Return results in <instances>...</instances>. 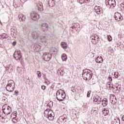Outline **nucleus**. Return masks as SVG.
Here are the masks:
<instances>
[{"label": "nucleus", "instance_id": "obj_10", "mask_svg": "<svg viewBox=\"0 0 124 124\" xmlns=\"http://www.w3.org/2000/svg\"><path fill=\"white\" fill-rule=\"evenodd\" d=\"M41 35H40V32L39 31H35L32 32V36L34 39H37L38 40Z\"/></svg>", "mask_w": 124, "mask_h": 124}, {"label": "nucleus", "instance_id": "obj_4", "mask_svg": "<svg viewBox=\"0 0 124 124\" xmlns=\"http://www.w3.org/2000/svg\"><path fill=\"white\" fill-rule=\"evenodd\" d=\"M105 3L106 6L109 9L111 8H114L116 6V0H106Z\"/></svg>", "mask_w": 124, "mask_h": 124}, {"label": "nucleus", "instance_id": "obj_12", "mask_svg": "<svg viewBox=\"0 0 124 124\" xmlns=\"http://www.w3.org/2000/svg\"><path fill=\"white\" fill-rule=\"evenodd\" d=\"M94 10L95 13H97V14H101L103 12V10H102V8L100 7V6H95L94 7Z\"/></svg>", "mask_w": 124, "mask_h": 124}, {"label": "nucleus", "instance_id": "obj_13", "mask_svg": "<svg viewBox=\"0 0 124 124\" xmlns=\"http://www.w3.org/2000/svg\"><path fill=\"white\" fill-rule=\"evenodd\" d=\"M102 99L99 96H95L93 97L94 102H96L97 104H100L101 103V100Z\"/></svg>", "mask_w": 124, "mask_h": 124}, {"label": "nucleus", "instance_id": "obj_55", "mask_svg": "<svg viewBox=\"0 0 124 124\" xmlns=\"http://www.w3.org/2000/svg\"><path fill=\"white\" fill-rule=\"evenodd\" d=\"M0 117H1V114L0 115Z\"/></svg>", "mask_w": 124, "mask_h": 124}, {"label": "nucleus", "instance_id": "obj_49", "mask_svg": "<svg viewBox=\"0 0 124 124\" xmlns=\"http://www.w3.org/2000/svg\"><path fill=\"white\" fill-rule=\"evenodd\" d=\"M94 84V83L90 82V85H93Z\"/></svg>", "mask_w": 124, "mask_h": 124}, {"label": "nucleus", "instance_id": "obj_19", "mask_svg": "<svg viewBox=\"0 0 124 124\" xmlns=\"http://www.w3.org/2000/svg\"><path fill=\"white\" fill-rule=\"evenodd\" d=\"M47 4L50 7H54L56 5L55 0H48L47 1Z\"/></svg>", "mask_w": 124, "mask_h": 124}, {"label": "nucleus", "instance_id": "obj_45", "mask_svg": "<svg viewBox=\"0 0 124 124\" xmlns=\"http://www.w3.org/2000/svg\"><path fill=\"white\" fill-rule=\"evenodd\" d=\"M86 3H89L91 1V0H84Z\"/></svg>", "mask_w": 124, "mask_h": 124}, {"label": "nucleus", "instance_id": "obj_51", "mask_svg": "<svg viewBox=\"0 0 124 124\" xmlns=\"http://www.w3.org/2000/svg\"><path fill=\"white\" fill-rule=\"evenodd\" d=\"M18 93V91H15V93L17 94V93Z\"/></svg>", "mask_w": 124, "mask_h": 124}, {"label": "nucleus", "instance_id": "obj_3", "mask_svg": "<svg viewBox=\"0 0 124 124\" xmlns=\"http://www.w3.org/2000/svg\"><path fill=\"white\" fill-rule=\"evenodd\" d=\"M65 92L61 94V92L60 90H58L56 93V98L58 101H63L64 98H65Z\"/></svg>", "mask_w": 124, "mask_h": 124}, {"label": "nucleus", "instance_id": "obj_6", "mask_svg": "<svg viewBox=\"0 0 124 124\" xmlns=\"http://www.w3.org/2000/svg\"><path fill=\"white\" fill-rule=\"evenodd\" d=\"M31 18L33 21H37L39 19V15L35 12H32L31 14Z\"/></svg>", "mask_w": 124, "mask_h": 124}, {"label": "nucleus", "instance_id": "obj_1", "mask_svg": "<svg viewBox=\"0 0 124 124\" xmlns=\"http://www.w3.org/2000/svg\"><path fill=\"white\" fill-rule=\"evenodd\" d=\"M83 79L85 80H90L93 77V72L91 70L85 69L83 70L82 74Z\"/></svg>", "mask_w": 124, "mask_h": 124}, {"label": "nucleus", "instance_id": "obj_24", "mask_svg": "<svg viewBox=\"0 0 124 124\" xmlns=\"http://www.w3.org/2000/svg\"><path fill=\"white\" fill-rule=\"evenodd\" d=\"M103 113L104 116H107L109 114V109L108 108H104L103 110Z\"/></svg>", "mask_w": 124, "mask_h": 124}, {"label": "nucleus", "instance_id": "obj_25", "mask_svg": "<svg viewBox=\"0 0 124 124\" xmlns=\"http://www.w3.org/2000/svg\"><path fill=\"white\" fill-rule=\"evenodd\" d=\"M54 117L55 114H54V112L52 111L51 113L50 114L49 116L47 118L49 121H53V120H54Z\"/></svg>", "mask_w": 124, "mask_h": 124}, {"label": "nucleus", "instance_id": "obj_53", "mask_svg": "<svg viewBox=\"0 0 124 124\" xmlns=\"http://www.w3.org/2000/svg\"><path fill=\"white\" fill-rule=\"evenodd\" d=\"M112 89H113L114 90H115V88H114L113 86L112 87Z\"/></svg>", "mask_w": 124, "mask_h": 124}, {"label": "nucleus", "instance_id": "obj_5", "mask_svg": "<svg viewBox=\"0 0 124 124\" xmlns=\"http://www.w3.org/2000/svg\"><path fill=\"white\" fill-rule=\"evenodd\" d=\"M2 112L5 115L11 114V112H12L11 107L7 106V105H4L2 106Z\"/></svg>", "mask_w": 124, "mask_h": 124}, {"label": "nucleus", "instance_id": "obj_15", "mask_svg": "<svg viewBox=\"0 0 124 124\" xmlns=\"http://www.w3.org/2000/svg\"><path fill=\"white\" fill-rule=\"evenodd\" d=\"M18 20L20 22H25L26 20V16L23 14H20L18 16Z\"/></svg>", "mask_w": 124, "mask_h": 124}, {"label": "nucleus", "instance_id": "obj_20", "mask_svg": "<svg viewBox=\"0 0 124 124\" xmlns=\"http://www.w3.org/2000/svg\"><path fill=\"white\" fill-rule=\"evenodd\" d=\"M95 62L97 63H102V62H103V58L101 56H98L95 59Z\"/></svg>", "mask_w": 124, "mask_h": 124}, {"label": "nucleus", "instance_id": "obj_46", "mask_svg": "<svg viewBox=\"0 0 124 124\" xmlns=\"http://www.w3.org/2000/svg\"><path fill=\"white\" fill-rule=\"evenodd\" d=\"M16 44H17V43L16 41L13 42V46H15L16 45Z\"/></svg>", "mask_w": 124, "mask_h": 124}, {"label": "nucleus", "instance_id": "obj_18", "mask_svg": "<svg viewBox=\"0 0 124 124\" xmlns=\"http://www.w3.org/2000/svg\"><path fill=\"white\" fill-rule=\"evenodd\" d=\"M52 110H50V109H46L44 111V116H45L46 118H48Z\"/></svg>", "mask_w": 124, "mask_h": 124}, {"label": "nucleus", "instance_id": "obj_52", "mask_svg": "<svg viewBox=\"0 0 124 124\" xmlns=\"http://www.w3.org/2000/svg\"><path fill=\"white\" fill-rule=\"evenodd\" d=\"M52 93V91H49V94Z\"/></svg>", "mask_w": 124, "mask_h": 124}, {"label": "nucleus", "instance_id": "obj_29", "mask_svg": "<svg viewBox=\"0 0 124 124\" xmlns=\"http://www.w3.org/2000/svg\"><path fill=\"white\" fill-rule=\"evenodd\" d=\"M62 59L63 61H65L66 60H67V56L66 55V54L63 53L62 55Z\"/></svg>", "mask_w": 124, "mask_h": 124}, {"label": "nucleus", "instance_id": "obj_9", "mask_svg": "<svg viewBox=\"0 0 124 124\" xmlns=\"http://www.w3.org/2000/svg\"><path fill=\"white\" fill-rule=\"evenodd\" d=\"M90 38L91 39V41L93 44H97L98 43V36L97 35L95 34L93 36H92L90 37Z\"/></svg>", "mask_w": 124, "mask_h": 124}, {"label": "nucleus", "instance_id": "obj_27", "mask_svg": "<svg viewBox=\"0 0 124 124\" xmlns=\"http://www.w3.org/2000/svg\"><path fill=\"white\" fill-rule=\"evenodd\" d=\"M111 101H112L111 104H113L114 105H117V104H118V101L117 100V97H116L115 96L114 97V98Z\"/></svg>", "mask_w": 124, "mask_h": 124}, {"label": "nucleus", "instance_id": "obj_47", "mask_svg": "<svg viewBox=\"0 0 124 124\" xmlns=\"http://www.w3.org/2000/svg\"><path fill=\"white\" fill-rule=\"evenodd\" d=\"M22 2H25V1H27V0H20Z\"/></svg>", "mask_w": 124, "mask_h": 124}, {"label": "nucleus", "instance_id": "obj_23", "mask_svg": "<svg viewBox=\"0 0 124 124\" xmlns=\"http://www.w3.org/2000/svg\"><path fill=\"white\" fill-rule=\"evenodd\" d=\"M9 36L6 33H2L0 35V39H6V38H8Z\"/></svg>", "mask_w": 124, "mask_h": 124}, {"label": "nucleus", "instance_id": "obj_38", "mask_svg": "<svg viewBox=\"0 0 124 124\" xmlns=\"http://www.w3.org/2000/svg\"><path fill=\"white\" fill-rule=\"evenodd\" d=\"M120 76V75H119V73H114V77L115 78H118Z\"/></svg>", "mask_w": 124, "mask_h": 124}, {"label": "nucleus", "instance_id": "obj_17", "mask_svg": "<svg viewBox=\"0 0 124 124\" xmlns=\"http://www.w3.org/2000/svg\"><path fill=\"white\" fill-rule=\"evenodd\" d=\"M37 7L38 10L39 11H43L44 9H43V4L41 2H39L37 4Z\"/></svg>", "mask_w": 124, "mask_h": 124}, {"label": "nucleus", "instance_id": "obj_42", "mask_svg": "<svg viewBox=\"0 0 124 124\" xmlns=\"http://www.w3.org/2000/svg\"><path fill=\"white\" fill-rule=\"evenodd\" d=\"M108 80H109V81H112V77L111 76H109L108 78Z\"/></svg>", "mask_w": 124, "mask_h": 124}, {"label": "nucleus", "instance_id": "obj_11", "mask_svg": "<svg viewBox=\"0 0 124 124\" xmlns=\"http://www.w3.org/2000/svg\"><path fill=\"white\" fill-rule=\"evenodd\" d=\"M114 18L116 21H118V22H120L123 20V18L122 16V15L119 13H115L114 14Z\"/></svg>", "mask_w": 124, "mask_h": 124}, {"label": "nucleus", "instance_id": "obj_16", "mask_svg": "<svg viewBox=\"0 0 124 124\" xmlns=\"http://www.w3.org/2000/svg\"><path fill=\"white\" fill-rule=\"evenodd\" d=\"M41 26V29L43 31H46V30H47V29H48V28L49 27V25H48V24L45 22L42 23Z\"/></svg>", "mask_w": 124, "mask_h": 124}, {"label": "nucleus", "instance_id": "obj_21", "mask_svg": "<svg viewBox=\"0 0 124 124\" xmlns=\"http://www.w3.org/2000/svg\"><path fill=\"white\" fill-rule=\"evenodd\" d=\"M108 104V100H107V98H104L102 101V105L104 106V107H106V106H107Z\"/></svg>", "mask_w": 124, "mask_h": 124}, {"label": "nucleus", "instance_id": "obj_14", "mask_svg": "<svg viewBox=\"0 0 124 124\" xmlns=\"http://www.w3.org/2000/svg\"><path fill=\"white\" fill-rule=\"evenodd\" d=\"M11 35L12 36V37L16 38V37L17 36V30L14 28H12L11 29Z\"/></svg>", "mask_w": 124, "mask_h": 124}, {"label": "nucleus", "instance_id": "obj_48", "mask_svg": "<svg viewBox=\"0 0 124 124\" xmlns=\"http://www.w3.org/2000/svg\"><path fill=\"white\" fill-rule=\"evenodd\" d=\"M44 78H45V80H47V79H46V75H44Z\"/></svg>", "mask_w": 124, "mask_h": 124}, {"label": "nucleus", "instance_id": "obj_35", "mask_svg": "<svg viewBox=\"0 0 124 124\" xmlns=\"http://www.w3.org/2000/svg\"><path fill=\"white\" fill-rule=\"evenodd\" d=\"M120 8L122 9V10H124V2H122L120 4Z\"/></svg>", "mask_w": 124, "mask_h": 124}, {"label": "nucleus", "instance_id": "obj_39", "mask_svg": "<svg viewBox=\"0 0 124 124\" xmlns=\"http://www.w3.org/2000/svg\"><path fill=\"white\" fill-rule=\"evenodd\" d=\"M71 91L73 92V93H75L76 92V90H75V88L74 87H71Z\"/></svg>", "mask_w": 124, "mask_h": 124}, {"label": "nucleus", "instance_id": "obj_44", "mask_svg": "<svg viewBox=\"0 0 124 124\" xmlns=\"http://www.w3.org/2000/svg\"><path fill=\"white\" fill-rule=\"evenodd\" d=\"M118 88H119V89H118ZM116 89H117V91H118V92H120V91H121V87L120 86V87H119V86H117Z\"/></svg>", "mask_w": 124, "mask_h": 124}, {"label": "nucleus", "instance_id": "obj_34", "mask_svg": "<svg viewBox=\"0 0 124 124\" xmlns=\"http://www.w3.org/2000/svg\"><path fill=\"white\" fill-rule=\"evenodd\" d=\"M37 74L38 75V78H41V72L40 71H37Z\"/></svg>", "mask_w": 124, "mask_h": 124}, {"label": "nucleus", "instance_id": "obj_37", "mask_svg": "<svg viewBox=\"0 0 124 124\" xmlns=\"http://www.w3.org/2000/svg\"><path fill=\"white\" fill-rule=\"evenodd\" d=\"M78 2H79L80 4H83L85 2V0H78Z\"/></svg>", "mask_w": 124, "mask_h": 124}, {"label": "nucleus", "instance_id": "obj_43", "mask_svg": "<svg viewBox=\"0 0 124 124\" xmlns=\"http://www.w3.org/2000/svg\"><path fill=\"white\" fill-rule=\"evenodd\" d=\"M41 89L43 90H45L46 89V86H44V85H43L41 87Z\"/></svg>", "mask_w": 124, "mask_h": 124}, {"label": "nucleus", "instance_id": "obj_8", "mask_svg": "<svg viewBox=\"0 0 124 124\" xmlns=\"http://www.w3.org/2000/svg\"><path fill=\"white\" fill-rule=\"evenodd\" d=\"M43 59L46 62H49V61L52 59V54L45 52L43 54Z\"/></svg>", "mask_w": 124, "mask_h": 124}, {"label": "nucleus", "instance_id": "obj_30", "mask_svg": "<svg viewBox=\"0 0 124 124\" xmlns=\"http://www.w3.org/2000/svg\"><path fill=\"white\" fill-rule=\"evenodd\" d=\"M19 121V118L17 117H14V118L12 120V122L14 124H17V123H18Z\"/></svg>", "mask_w": 124, "mask_h": 124}, {"label": "nucleus", "instance_id": "obj_50", "mask_svg": "<svg viewBox=\"0 0 124 124\" xmlns=\"http://www.w3.org/2000/svg\"><path fill=\"white\" fill-rule=\"evenodd\" d=\"M10 68V66H9L8 68H7V70L9 69Z\"/></svg>", "mask_w": 124, "mask_h": 124}, {"label": "nucleus", "instance_id": "obj_26", "mask_svg": "<svg viewBox=\"0 0 124 124\" xmlns=\"http://www.w3.org/2000/svg\"><path fill=\"white\" fill-rule=\"evenodd\" d=\"M61 46L63 49H64V50H66V49H67V44L64 42H62L61 43Z\"/></svg>", "mask_w": 124, "mask_h": 124}, {"label": "nucleus", "instance_id": "obj_7", "mask_svg": "<svg viewBox=\"0 0 124 124\" xmlns=\"http://www.w3.org/2000/svg\"><path fill=\"white\" fill-rule=\"evenodd\" d=\"M14 58L16 60L19 61L22 59V54H21V51L18 50L17 51H15L14 54Z\"/></svg>", "mask_w": 124, "mask_h": 124}, {"label": "nucleus", "instance_id": "obj_56", "mask_svg": "<svg viewBox=\"0 0 124 124\" xmlns=\"http://www.w3.org/2000/svg\"><path fill=\"white\" fill-rule=\"evenodd\" d=\"M12 69V68H11V70Z\"/></svg>", "mask_w": 124, "mask_h": 124}, {"label": "nucleus", "instance_id": "obj_41", "mask_svg": "<svg viewBox=\"0 0 124 124\" xmlns=\"http://www.w3.org/2000/svg\"><path fill=\"white\" fill-rule=\"evenodd\" d=\"M108 41H112V37L111 35L108 36Z\"/></svg>", "mask_w": 124, "mask_h": 124}, {"label": "nucleus", "instance_id": "obj_31", "mask_svg": "<svg viewBox=\"0 0 124 124\" xmlns=\"http://www.w3.org/2000/svg\"><path fill=\"white\" fill-rule=\"evenodd\" d=\"M13 5L16 8L18 7L19 6V3H18V0H15L14 1Z\"/></svg>", "mask_w": 124, "mask_h": 124}, {"label": "nucleus", "instance_id": "obj_32", "mask_svg": "<svg viewBox=\"0 0 124 124\" xmlns=\"http://www.w3.org/2000/svg\"><path fill=\"white\" fill-rule=\"evenodd\" d=\"M34 48H35L36 50H38V51H39V50H41V46H40V45L36 44L34 46Z\"/></svg>", "mask_w": 124, "mask_h": 124}, {"label": "nucleus", "instance_id": "obj_2", "mask_svg": "<svg viewBox=\"0 0 124 124\" xmlns=\"http://www.w3.org/2000/svg\"><path fill=\"white\" fill-rule=\"evenodd\" d=\"M15 88V82L13 80H10L8 81V84L6 86V89L8 92H13Z\"/></svg>", "mask_w": 124, "mask_h": 124}, {"label": "nucleus", "instance_id": "obj_36", "mask_svg": "<svg viewBox=\"0 0 124 124\" xmlns=\"http://www.w3.org/2000/svg\"><path fill=\"white\" fill-rule=\"evenodd\" d=\"M74 27V28H80V24L79 23H75Z\"/></svg>", "mask_w": 124, "mask_h": 124}, {"label": "nucleus", "instance_id": "obj_28", "mask_svg": "<svg viewBox=\"0 0 124 124\" xmlns=\"http://www.w3.org/2000/svg\"><path fill=\"white\" fill-rule=\"evenodd\" d=\"M112 124H121V122L120 121V119H117V120L116 119H114V121H112L111 122Z\"/></svg>", "mask_w": 124, "mask_h": 124}, {"label": "nucleus", "instance_id": "obj_40", "mask_svg": "<svg viewBox=\"0 0 124 124\" xmlns=\"http://www.w3.org/2000/svg\"><path fill=\"white\" fill-rule=\"evenodd\" d=\"M91 93H92V91H89L88 92L87 94V97H90V96H91Z\"/></svg>", "mask_w": 124, "mask_h": 124}, {"label": "nucleus", "instance_id": "obj_33", "mask_svg": "<svg viewBox=\"0 0 124 124\" xmlns=\"http://www.w3.org/2000/svg\"><path fill=\"white\" fill-rule=\"evenodd\" d=\"M62 121H65V122H66V119H67V116H66V115L64 114L63 115V117L62 118Z\"/></svg>", "mask_w": 124, "mask_h": 124}, {"label": "nucleus", "instance_id": "obj_54", "mask_svg": "<svg viewBox=\"0 0 124 124\" xmlns=\"http://www.w3.org/2000/svg\"><path fill=\"white\" fill-rule=\"evenodd\" d=\"M55 50H54V51H53V53H55Z\"/></svg>", "mask_w": 124, "mask_h": 124}, {"label": "nucleus", "instance_id": "obj_22", "mask_svg": "<svg viewBox=\"0 0 124 124\" xmlns=\"http://www.w3.org/2000/svg\"><path fill=\"white\" fill-rule=\"evenodd\" d=\"M38 40V41H41V42H42L43 43H47V41H46L45 37H42L41 36Z\"/></svg>", "mask_w": 124, "mask_h": 124}]
</instances>
